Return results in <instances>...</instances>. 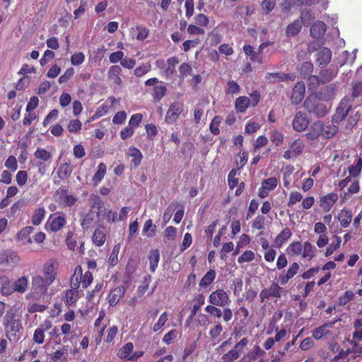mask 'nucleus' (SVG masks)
<instances>
[{
	"label": "nucleus",
	"mask_w": 362,
	"mask_h": 362,
	"mask_svg": "<svg viewBox=\"0 0 362 362\" xmlns=\"http://www.w3.org/2000/svg\"><path fill=\"white\" fill-rule=\"evenodd\" d=\"M3 325L6 337L10 341H17L23 329L21 317L13 308L8 310L3 319Z\"/></svg>",
	"instance_id": "1"
},
{
	"label": "nucleus",
	"mask_w": 362,
	"mask_h": 362,
	"mask_svg": "<svg viewBox=\"0 0 362 362\" xmlns=\"http://www.w3.org/2000/svg\"><path fill=\"white\" fill-rule=\"evenodd\" d=\"M221 122V117L220 116H215L214 119H212L209 129L211 132L214 135H217L219 134V124Z\"/></svg>",
	"instance_id": "61"
},
{
	"label": "nucleus",
	"mask_w": 362,
	"mask_h": 362,
	"mask_svg": "<svg viewBox=\"0 0 362 362\" xmlns=\"http://www.w3.org/2000/svg\"><path fill=\"white\" fill-rule=\"evenodd\" d=\"M143 235L147 237H153L156 233V226L153 225L151 219L147 220L143 228Z\"/></svg>",
	"instance_id": "48"
},
{
	"label": "nucleus",
	"mask_w": 362,
	"mask_h": 362,
	"mask_svg": "<svg viewBox=\"0 0 362 362\" xmlns=\"http://www.w3.org/2000/svg\"><path fill=\"white\" fill-rule=\"evenodd\" d=\"M338 220L343 228H346L349 226L352 219V213L349 210L342 209L338 214Z\"/></svg>",
	"instance_id": "32"
},
{
	"label": "nucleus",
	"mask_w": 362,
	"mask_h": 362,
	"mask_svg": "<svg viewBox=\"0 0 362 362\" xmlns=\"http://www.w3.org/2000/svg\"><path fill=\"white\" fill-rule=\"evenodd\" d=\"M351 109V105L349 102V99L347 98H343L337 108V118L340 120L344 119L349 114Z\"/></svg>",
	"instance_id": "22"
},
{
	"label": "nucleus",
	"mask_w": 362,
	"mask_h": 362,
	"mask_svg": "<svg viewBox=\"0 0 362 362\" xmlns=\"http://www.w3.org/2000/svg\"><path fill=\"white\" fill-rule=\"evenodd\" d=\"M13 283L9 279H6L1 288V293L4 296H8L13 293L15 291Z\"/></svg>",
	"instance_id": "46"
},
{
	"label": "nucleus",
	"mask_w": 362,
	"mask_h": 362,
	"mask_svg": "<svg viewBox=\"0 0 362 362\" xmlns=\"http://www.w3.org/2000/svg\"><path fill=\"white\" fill-rule=\"evenodd\" d=\"M78 288H72L66 291V303L69 305H73L76 303L78 298Z\"/></svg>",
	"instance_id": "49"
},
{
	"label": "nucleus",
	"mask_w": 362,
	"mask_h": 362,
	"mask_svg": "<svg viewBox=\"0 0 362 362\" xmlns=\"http://www.w3.org/2000/svg\"><path fill=\"white\" fill-rule=\"evenodd\" d=\"M93 277L92 274L88 271L83 274V269L80 265H78L75 269L74 274L71 278V287L72 288H78L81 284L83 288H88L93 282Z\"/></svg>",
	"instance_id": "4"
},
{
	"label": "nucleus",
	"mask_w": 362,
	"mask_h": 362,
	"mask_svg": "<svg viewBox=\"0 0 362 362\" xmlns=\"http://www.w3.org/2000/svg\"><path fill=\"white\" fill-rule=\"evenodd\" d=\"M309 124V119L305 114L302 112H298L296 113L292 125L295 131L300 132L304 131Z\"/></svg>",
	"instance_id": "13"
},
{
	"label": "nucleus",
	"mask_w": 362,
	"mask_h": 362,
	"mask_svg": "<svg viewBox=\"0 0 362 362\" xmlns=\"http://www.w3.org/2000/svg\"><path fill=\"white\" fill-rule=\"evenodd\" d=\"M322 122L321 121L315 122L310 126L305 136L309 140H315L320 136H322Z\"/></svg>",
	"instance_id": "25"
},
{
	"label": "nucleus",
	"mask_w": 362,
	"mask_h": 362,
	"mask_svg": "<svg viewBox=\"0 0 362 362\" xmlns=\"http://www.w3.org/2000/svg\"><path fill=\"white\" fill-rule=\"evenodd\" d=\"M107 171V168L105 163H100L98 165V169L94 174L92 181L95 185H98L104 178Z\"/></svg>",
	"instance_id": "35"
},
{
	"label": "nucleus",
	"mask_w": 362,
	"mask_h": 362,
	"mask_svg": "<svg viewBox=\"0 0 362 362\" xmlns=\"http://www.w3.org/2000/svg\"><path fill=\"white\" fill-rule=\"evenodd\" d=\"M305 87L303 82H298L293 89L291 95V100L293 103H300L305 95Z\"/></svg>",
	"instance_id": "24"
},
{
	"label": "nucleus",
	"mask_w": 362,
	"mask_h": 362,
	"mask_svg": "<svg viewBox=\"0 0 362 362\" xmlns=\"http://www.w3.org/2000/svg\"><path fill=\"white\" fill-rule=\"evenodd\" d=\"M270 297L280 298L282 288L277 283H272L267 288Z\"/></svg>",
	"instance_id": "58"
},
{
	"label": "nucleus",
	"mask_w": 362,
	"mask_h": 362,
	"mask_svg": "<svg viewBox=\"0 0 362 362\" xmlns=\"http://www.w3.org/2000/svg\"><path fill=\"white\" fill-rule=\"evenodd\" d=\"M301 28L302 23L299 21H295L287 26L286 35L288 36H295L300 31Z\"/></svg>",
	"instance_id": "45"
},
{
	"label": "nucleus",
	"mask_w": 362,
	"mask_h": 362,
	"mask_svg": "<svg viewBox=\"0 0 362 362\" xmlns=\"http://www.w3.org/2000/svg\"><path fill=\"white\" fill-rule=\"evenodd\" d=\"M334 322H327L322 326L315 328L313 331V337L319 340L324 336L331 334L330 329L334 327Z\"/></svg>",
	"instance_id": "20"
},
{
	"label": "nucleus",
	"mask_w": 362,
	"mask_h": 362,
	"mask_svg": "<svg viewBox=\"0 0 362 362\" xmlns=\"http://www.w3.org/2000/svg\"><path fill=\"white\" fill-rule=\"evenodd\" d=\"M296 75L293 73H267V74L266 75V79L271 83H276L284 81H294Z\"/></svg>",
	"instance_id": "19"
},
{
	"label": "nucleus",
	"mask_w": 362,
	"mask_h": 362,
	"mask_svg": "<svg viewBox=\"0 0 362 362\" xmlns=\"http://www.w3.org/2000/svg\"><path fill=\"white\" fill-rule=\"evenodd\" d=\"M341 238L339 237V236H335L334 237V241L333 243H332L327 248L326 250V252H325V256L326 257H329L331 255H332V253L336 250H337L338 248H339L340 247V245H341Z\"/></svg>",
	"instance_id": "55"
},
{
	"label": "nucleus",
	"mask_w": 362,
	"mask_h": 362,
	"mask_svg": "<svg viewBox=\"0 0 362 362\" xmlns=\"http://www.w3.org/2000/svg\"><path fill=\"white\" fill-rule=\"evenodd\" d=\"M93 241L97 246H102L105 241V230L103 228H98L95 230L93 235Z\"/></svg>",
	"instance_id": "37"
},
{
	"label": "nucleus",
	"mask_w": 362,
	"mask_h": 362,
	"mask_svg": "<svg viewBox=\"0 0 362 362\" xmlns=\"http://www.w3.org/2000/svg\"><path fill=\"white\" fill-rule=\"evenodd\" d=\"M355 297V293L351 291H346L339 297V305H345Z\"/></svg>",
	"instance_id": "51"
},
{
	"label": "nucleus",
	"mask_w": 362,
	"mask_h": 362,
	"mask_svg": "<svg viewBox=\"0 0 362 362\" xmlns=\"http://www.w3.org/2000/svg\"><path fill=\"white\" fill-rule=\"evenodd\" d=\"M338 73V68L331 66L328 69H323L320 73V80L322 83H327L332 81Z\"/></svg>",
	"instance_id": "30"
},
{
	"label": "nucleus",
	"mask_w": 362,
	"mask_h": 362,
	"mask_svg": "<svg viewBox=\"0 0 362 362\" xmlns=\"http://www.w3.org/2000/svg\"><path fill=\"white\" fill-rule=\"evenodd\" d=\"M335 94V88L330 85L324 88L320 92L321 98L325 100H330Z\"/></svg>",
	"instance_id": "50"
},
{
	"label": "nucleus",
	"mask_w": 362,
	"mask_h": 362,
	"mask_svg": "<svg viewBox=\"0 0 362 362\" xmlns=\"http://www.w3.org/2000/svg\"><path fill=\"white\" fill-rule=\"evenodd\" d=\"M122 68L118 65L111 66L107 71V78L114 84L119 86L122 83V80L120 77L122 74Z\"/></svg>",
	"instance_id": "21"
},
{
	"label": "nucleus",
	"mask_w": 362,
	"mask_h": 362,
	"mask_svg": "<svg viewBox=\"0 0 362 362\" xmlns=\"http://www.w3.org/2000/svg\"><path fill=\"white\" fill-rule=\"evenodd\" d=\"M304 106L310 112H313L319 117H324L327 113V109L324 104L320 103L314 104L310 99L305 100Z\"/></svg>",
	"instance_id": "14"
},
{
	"label": "nucleus",
	"mask_w": 362,
	"mask_h": 362,
	"mask_svg": "<svg viewBox=\"0 0 362 362\" xmlns=\"http://www.w3.org/2000/svg\"><path fill=\"white\" fill-rule=\"evenodd\" d=\"M54 199L59 206L70 207L76 203L78 199L76 196L69 194L64 189H59L54 194Z\"/></svg>",
	"instance_id": "6"
},
{
	"label": "nucleus",
	"mask_w": 362,
	"mask_h": 362,
	"mask_svg": "<svg viewBox=\"0 0 362 362\" xmlns=\"http://www.w3.org/2000/svg\"><path fill=\"white\" fill-rule=\"evenodd\" d=\"M126 288L123 286H118L110 291L108 301L111 306L116 305L124 296Z\"/></svg>",
	"instance_id": "26"
},
{
	"label": "nucleus",
	"mask_w": 362,
	"mask_h": 362,
	"mask_svg": "<svg viewBox=\"0 0 362 362\" xmlns=\"http://www.w3.org/2000/svg\"><path fill=\"white\" fill-rule=\"evenodd\" d=\"M337 200V194L334 192L329 193L320 198V206L325 212H328Z\"/></svg>",
	"instance_id": "16"
},
{
	"label": "nucleus",
	"mask_w": 362,
	"mask_h": 362,
	"mask_svg": "<svg viewBox=\"0 0 362 362\" xmlns=\"http://www.w3.org/2000/svg\"><path fill=\"white\" fill-rule=\"evenodd\" d=\"M127 154L129 156L133 158L132 160V163L134 165V167H137L138 165H140L143 156L138 148L135 147H130L128 149Z\"/></svg>",
	"instance_id": "36"
},
{
	"label": "nucleus",
	"mask_w": 362,
	"mask_h": 362,
	"mask_svg": "<svg viewBox=\"0 0 362 362\" xmlns=\"http://www.w3.org/2000/svg\"><path fill=\"white\" fill-rule=\"evenodd\" d=\"M209 301L211 304L219 307H224L230 303L228 293L223 289L213 291L209 296Z\"/></svg>",
	"instance_id": "9"
},
{
	"label": "nucleus",
	"mask_w": 362,
	"mask_h": 362,
	"mask_svg": "<svg viewBox=\"0 0 362 362\" xmlns=\"http://www.w3.org/2000/svg\"><path fill=\"white\" fill-rule=\"evenodd\" d=\"M304 148V144L299 140H295L291 145V149L284 152L283 157L285 159H291L300 155Z\"/></svg>",
	"instance_id": "17"
},
{
	"label": "nucleus",
	"mask_w": 362,
	"mask_h": 362,
	"mask_svg": "<svg viewBox=\"0 0 362 362\" xmlns=\"http://www.w3.org/2000/svg\"><path fill=\"white\" fill-rule=\"evenodd\" d=\"M99 214L100 218H103L108 222L115 223L117 221V213L111 209L104 207V204L101 206L100 210L96 211Z\"/></svg>",
	"instance_id": "28"
},
{
	"label": "nucleus",
	"mask_w": 362,
	"mask_h": 362,
	"mask_svg": "<svg viewBox=\"0 0 362 362\" xmlns=\"http://www.w3.org/2000/svg\"><path fill=\"white\" fill-rule=\"evenodd\" d=\"M143 119V115L140 113H136L131 116L128 124L135 129L140 125Z\"/></svg>",
	"instance_id": "62"
},
{
	"label": "nucleus",
	"mask_w": 362,
	"mask_h": 362,
	"mask_svg": "<svg viewBox=\"0 0 362 362\" xmlns=\"http://www.w3.org/2000/svg\"><path fill=\"white\" fill-rule=\"evenodd\" d=\"M239 356L240 355L238 354V352L234 349H233L223 355L222 360L223 362H232L234 360L238 358Z\"/></svg>",
	"instance_id": "64"
},
{
	"label": "nucleus",
	"mask_w": 362,
	"mask_h": 362,
	"mask_svg": "<svg viewBox=\"0 0 362 362\" xmlns=\"http://www.w3.org/2000/svg\"><path fill=\"white\" fill-rule=\"evenodd\" d=\"M350 353H351L350 349L341 351L330 362H348L349 361V354Z\"/></svg>",
	"instance_id": "59"
},
{
	"label": "nucleus",
	"mask_w": 362,
	"mask_h": 362,
	"mask_svg": "<svg viewBox=\"0 0 362 362\" xmlns=\"http://www.w3.org/2000/svg\"><path fill=\"white\" fill-rule=\"evenodd\" d=\"M353 338L350 341V344L354 348L358 347V342L362 341V320H356L354 322Z\"/></svg>",
	"instance_id": "23"
},
{
	"label": "nucleus",
	"mask_w": 362,
	"mask_h": 362,
	"mask_svg": "<svg viewBox=\"0 0 362 362\" xmlns=\"http://www.w3.org/2000/svg\"><path fill=\"white\" fill-rule=\"evenodd\" d=\"M57 267L56 264L52 262H46L42 267V273L44 279L47 281L48 284H52L57 276Z\"/></svg>",
	"instance_id": "15"
},
{
	"label": "nucleus",
	"mask_w": 362,
	"mask_h": 362,
	"mask_svg": "<svg viewBox=\"0 0 362 362\" xmlns=\"http://www.w3.org/2000/svg\"><path fill=\"white\" fill-rule=\"evenodd\" d=\"M145 85L153 86V92L151 93L155 101H160L166 94V85L158 80L157 78H151L145 81Z\"/></svg>",
	"instance_id": "7"
},
{
	"label": "nucleus",
	"mask_w": 362,
	"mask_h": 362,
	"mask_svg": "<svg viewBox=\"0 0 362 362\" xmlns=\"http://www.w3.org/2000/svg\"><path fill=\"white\" fill-rule=\"evenodd\" d=\"M292 233L290 228H285L275 238L273 247L280 248L291 237Z\"/></svg>",
	"instance_id": "27"
},
{
	"label": "nucleus",
	"mask_w": 362,
	"mask_h": 362,
	"mask_svg": "<svg viewBox=\"0 0 362 362\" xmlns=\"http://www.w3.org/2000/svg\"><path fill=\"white\" fill-rule=\"evenodd\" d=\"M70 61L73 66H80L85 61V54L81 52H76L71 56Z\"/></svg>",
	"instance_id": "56"
},
{
	"label": "nucleus",
	"mask_w": 362,
	"mask_h": 362,
	"mask_svg": "<svg viewBox=\"0 0 362 362\" xmlns=\"http://www.w3.org/2000/svg\"><path fill=\"white\" fill-rule=\"evenodd\" d=\"M91 206L89 211L82 218L81 225L84 230H88L96 224L100 220L99 214L96 212L100 210L104 202L98 195H93L90 198Z\"/></svg>",
	"instance_id": "2"
},
{
	"label": "nucleus",
	"mask_w": 362,
	"mask_h": 362,
	"mask_svg": "<svg viewBox=\"0 0 362 362\" xmlns=\"http://www.w3.org/2000/svg\"><path fill=\"white\" fill-rule=\"evenodd\" d=\"M338 132L337 126L333 124H324L322 123V136L325 139H329L334 136Z\"/></svg>",
	"instance_id": "39"
},
{
	"label": "nucleus",
	"mask_w": 362,
	"mask_h": 362,
	"mask_svg": "<svg viewBox=\"0 0 362 362\" xmlns=\"http://www.w3.org/2000/svg\"><path fill=\"white\" fill-rule=\"evenodd\" d=\"M183 111V105L180 103H172L165 115V120L168 124H173L179 118L180 114Z\"/></svg>",
	"instance_id": "11"
},
{
	"label": "nucleus",
	"mask_w": 362,
	"mask_h": 362,
	"mask_svg": "<svg viewBox=\"0 0 362 362\" xmlns=\"http://www.w3.org/2000/svg\"><path fill=\"white\" fill-rule=\"evenodd\" d=\"M315 56L317 65L320 66H325L331 61L332 52L329 49L323 47L317 51Z\"/></svg>",
	"instance_id": "18"
},
{
	"label": "nucleus",
	"mask_w": 362,
	"mask_h": 362,
	"mask_svg": "<svg viewBox=\"0 0 362 362\" xmlns=\"http://www.w3.org/2000/svg\"><path fill=\"white\" fill-rule=\"evenodd\" d=\"M275 6L276 0H263L261 3V9L264 14H269Z\"/></svg>",
	"instance_id": "54"
},
{
	"label": "nucleus",
	"mask_w": 362,
	"mask_h": 362,
	"mask_svg": "<svg viewBox=\"0 0 362 362\" xmlns=\"http://www.w3.org/2000/svg\"><path fill=\"white\" fill-rule=\"evenodd\" d=\"M216 278V272L214 269H210L202 277L199 282L200 287H206L209 286Z\"/></svg>",
	"instance_id": "44"
},
{
	"label": "nucleus",
	"mask_w": 362,
	"mask_h": 362,
	"mask_svg": "<svg viewBox=\"0 0 362 362\" xmlns=\"http://www.w3.org/2000/svg\"><path fill=\"white\" fill-rule=\"evenodd\" d=\"M250 100L246 96H240L236 98L235 101V107L237 112H244L249 107Z\"/></svg>",
	"instance_id": "34"
},
{
	"label": "nucleus",
	"mask_w": 362,
	"mask_h": 362,
	"mask_svg": "<svg viewBox=\"0 0 362 362\" xmlns=\"http://www.w3.org/2000/svg\"><path fill=\"white\" fill-rule=\"evenodd\" d=\"M134 349V345L131 342L127 343L122 346L118 354V356L122 359L129 361V358L132 356V351Z\"/></svg>",
	"instance_id": "38"
},
{
	"label": "nucleus",
	"mask_w": 362,
	"mask_h": 362,
	"mask_svg": "<svg viewBox=\"0 0 362 362\" xmlns=\"http://www.w3.org/2000/svg\"><path fill=\"white\" fill-rule=\"evenodd\" d=\"M40 275H35L32 277L31 290L25 296L27 300H39L47 292L50 286Z\"/></svg>",
	"instance_id": "3"
},
{
	"label": "nucleus",
	"mask_w": 362,
	"mask_h": 362,
	"mask_svg": "<svg viewBox=\"0 0 362 362\" xmlns=\"http://www.w3.org/2000/svg\"><path fill=\"white\" fill-rule=\"evenodd\" d=\"M28 179V175L25 170H19L16 175V183L20 187L24 186L27 183Z\"/></svg>",
	"instance_id": "60"
},
{
	"label": "nucleus",
	"mask_w": 362,
	"mask_h": 362,
	"mask_svg": "<svg viewBox=\"0 0 362 362\" xmlns=\"http://www.w3.org/2000/svg\"><path fill=\"white\" fill-rule=\"evenodd\" d=\"M52 327V322L50 320L46 319L40 326L34 331L33 340L37 344H43L45 341V332L49 330Z\"/></svg>",
	"instance_id": "10"
},
{
	"label": "nucleus",
	"mask_w": 362,
	"mask_h": 362,
	"mask_svg": "<svg viewBox=\"0 0 362 362\" xmlns=\"http://www.w3.org/2000/svg\"><path fill=\"white\" fill-rule=\"evenodd\" d=\"M278 185V180L276 177H272L264 180L262 182V186L269 192L274 190Z\"/></svg>",
	"instance_id": "53"
},
{
	"label": "nucleus",
	"mask_w": 362,
	"mask_h": 362,
	"mask_svg": "<svg viewBox=\"0 0 362 362\" xmlns=\"http://www.w3.org/2000/svg\"><path fill=\"white\" fill-rule=\"evenodd\" d=\"M34 156L38 160L36 166L38 168L39 174L44 175L51 163V153L44 148H38L34 153Z\"/></svg>",
	"instance_id": "5"
},
{
	"label": "nucleus",
	"mask_w": 362,
	"mask_h": 362,
	"mask_svg": "<svg viewBox=\"0 0 362 362\" xmlns=\"http://www.w3.org/2000/svg\"><path fill=\"white\" fill-rule=\"evenodd\" d=\"M362 170V158H358L356 165H351L349 168V172L350 176L356 177L358 176Z\"/></svg>",
	"instance_id": "63"
},
{
	"label": "nucleus",
	"mask_w": 362,
	"mask_h": 362,
	"mask_svg": "<svg viewBox=\"0 0 362 362\" xmlns=\"http://www.w3.org/2000/svg\"><path fill=\"white\" fill-rule=\"evenodd\" d=\"M223 331V327L220 323H217L215 326L211 327L209 330V334L211 339L214 341L218 339ZM214 344L216 342L214 343Z\"/></svg>",
	"instance_id": "52"
},
{
	"label": "nucleus",
	"mask_w": 362,
	"mask_h": 362,
	"mask_svg": "<svg viewBox=\"0 0 362 362\" xmlns=\"http://www.w3.org/2000/svg\"><path fill=\"white\" fill-rule=\"evenodd\" d=\"M315 253L316 247L309 241H306L303 243L301 255L303 258L311 260L315 256Z\"/></svg>",
	"instance_id": "31"
},
{
	"label": "nucleus",
	"mask_w": 362,
	"mask_h": 362,
	"mask_svg": "<svg viewBox=\"0 0 362 362\" xmlns=\"http://www.w3.org/2000/svg\"><path fill=\"white\" fill-rule=\"evenodd\" d=\"M303 246V245L299 241L293 242L286 248V252L291 256L302 255Z\"/></svg>",
	"instance_id": "40"
},
{
	"label": "nucleus",
	"mask_w": 362,
	"mask_h": 362,
	"mask_svg": "<svg viewBox=\"0 0 362 362\" xmlns=\"http://www.w3.org/2000/svg\"><path fill=\"white\" fill-rule=\"evenodd\" d=\"M326 32V25L322 21L315 22L310 28V35L313 38L322 37Z\"/></svg>",
	"instance_id": "29"
},
{
	"label": "nucleus",
	"mask_w": 362,
	"mask_h": 362,
	"mask_svg": "<svg viewBox=\"0 0 362 362\" xmlns=\"http://www.w3.org/2000/svg\"><path fill=\"white\" fill-rule=\"evenodd\" d=\"M255 258V255L252 250L245 251L238 259V262L240 264L244 262H250Z\"/></svg>",
	"instance_id": "57"
},
{
	"label": "nucleus",
	"mask_w": 362,
	"mask_h": 362,
	"mask_svg": "<svg viewBox=\"0 0 362 362\" xmlns=\"http://www.w3.org/2000/svg\"><path fill=\"white\" fill-rule=\"evenodd\" d=\"M45 209L43 207L37 209L32 216V223L35 226L40 225L45 218Z\"/></svg>",
	"instance_id": "43"
},
{
	"label": "nucleus",
	"mask_w": 362,
	"mask_h": 362,
	"mask_svg": "<svg viewBox=\"0 0 362 362\" xmlns=\"http://www.w3.org/2000/svg\"><path fill=\"white\" fill-rule=\"evenodd\" d=\"M148 259L150 263V269L152 272H154L160 260L159 251L158 250H151L148 256Z\"/></svg>",
	"instance_id": "42"
},
{
	"label": "nucleus",
	"mask_w": 362,
	"mask_h": 362,
	"mask_svg": "<svg viewBox=\"0 0 362 362\" xmlns=\"http://www.w3.org/2000/svg\"><path fill=\"white\" fill-rule=\"evenodd\" d=\"M66 224V220L64 214L57 213L51 214L45 224L47 230L52 232H57L60 230Z\"/></svg>",
	"instance_id": "8"
},
{
	"label": "nucleus",
	"mask_w": 362,
	"mask_h": 362,
	"mask_svg": "<svg viewBox=\"0 0 362 362\" xmlns=\"http://www.w3.org/2000/svg\"><path fill=\"white\" fill-rule=\"evenodd\" d=\"M33 231V228L31 226H26L23 228L18 233V239L23 242V244L31 243L32 240L29 235Z\"/></svg>",
	"instance_id": "41"
},
{
	"label": "nucleus",
	"mask_w": 362,
	"mask_h": 362,
	"mask_svg": "<svg viewBox=\"0 0 362 362\" xmlns=\"http://www.w3.org/2000/svg\"><path fill=\"white\" fill-rule=\"evenodd\" d=\"M194 304L192 309L190 319H192L194 317L201 306L204 303V297L202 294H199L194 298Z\"/></svg>",
	"instance_id": "47"
},
{
	"label": "nucleus",
	"mask_w": 362,
	"mask_h": 362,
	"mask_svg": "<svg viewBox=\"0 0 362 362\" xmlns=\"http://www.w3.org/2000/svg\"><path fill=\"white\" fill-rule=\"evenodd\" d=\"M13 283L14 290L19 293H24L28 287V278L26 276H21L18 278Z\"/></svg>",
	"instance_id": "33"
},
{
	"label": "nucleus",
	"mask_w": 362,
	"mask_h": 362,
	"mask_svg": "<svg viewBox=\"0 0 362 362\" xmlns=\"http://www.w3.org/2000/svg\"><path fill=\"white\" fill-rule=\"evenodd\" d=\"M300 266L297 262L290 264L287 270H284L279 276L278 281L281 285L286 284L299 271Z\"/></svg>",
	"instance_id": "12"
}]
</instances>
